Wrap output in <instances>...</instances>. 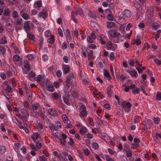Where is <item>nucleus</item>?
I'll list each match as a JSON object with an SVG mask.
<instances>
[{
  "mask_svg": "<svg viewBox=\"0 0 161 161\" xmlns=\"http://www.w3.org/2000/svg\"><path fill=\"white\" fill-rule=\"evenodd\" d=\"M79 106L78 114L80 118L85 119L87 115L86 107L82 103H80Z\"/></svg>",
  "mask_w": 161,
  "mask_h": 161,
  "instance_id": "f257e3e1",
  "label": "nucleus"
},
{
  "mask_svg": "<svg viewBox=\"0 0 161 161\" xmlns=\"http://www.w3.org/2000/svg\"><path fill=\"white\" fill-rule=\"evenodd\" d=\"M107 34L109 40L114 43L117 42L118 40L116 38H118L120 35V33L117 31L113 30L109 31Z\"/></svg>",
  "mask_w": 161,
  "mask_h": 161,
  "instance_id": "f03ea898",
  "label": "nucleus"
},
{
  "mask_svg": "<svg viewBox=\"0 0 161 161\" xmlns=\"http://www.w3.org/2000/svg\"><path fill=\"white\" fill-rule=\"evenodd\" d=\"M10 52L8 47L0 45V54L4 58H9L10 57Z\"/></svg>",
  "mask_w": 161,
  "mask_h": 161,
  "instance_id": "7ed1b4c3",
  "label": "nucleus"
},
{
  "mask_svg": "<svg viewBox=\"0 0 161 161\" xmlns=\"http://www.w3.org/2000/svg\"><path fill=\"white\" fill-rule=\"evenodd\" d=\"M127 81L130 83L129 85H126L125 84L122 85V86L124 87V90L125 92H128L130 90H133L135 88L136 85L130 79H129Z\"/></svg>",
  "mask_w": 161,
  "mask_h": 161,
  "instance_id": "20e7f679",
  "label": "nucleus"
},
{
  "mask_svg": "<svg viewBox=\"0 0 161 161\" xmlns=\"http://www.w3.org/2000/svg\"><path fill=\"white\" fill-rule=\"evenodd\" d=\"M62 27L67 42H71L72 38L70 31L68 28H64L63 26H62Z\"/></svg>",
  "mask_w": 161,
  "mask_h": 161,
  "instance_id": "39448f33",
  "label": "nucleus"
},
{
  "mask_svg": "<svg viewBox=\"0 0 161 161\" xmlns=\"http://www.w3.org/2000/svg\"><path fill=\"white\" fill-rule=\"evenodd\" d=\"M126 72L128 73L130 76L134 79L137 78L138 74L136 71L132 67H129L126 70Z\"/></svg>",
  "mask_w": 161,
  "mask_h": 161,
  "instance_id": "423d86ee",
  "label": "nucleus"
},
{
  "mask_svg": "<svg viewBox=\"0 0 161 161\" xmlns=\"http://www.w3.org/2000/svg\"><path fill=\"white\" fill-rule=\"evenodd\" d=\"M122 105L125 112H129L130 111L129 109L132 106V104L130 103L124 101L122 103Z\"/></svg>",
  "mask_w": 161,
  "mask_h": 161,
  "instance_id": "0eeeda50",
  "label": "nucleus"
},
{
  "mask_svg": "<svg viewBox=\"0 0 161 161\" xmlns=\"http://www.w3.org/2000/svg\"><path fill=\"white\" fill-rule=\"evenodd\" d=\"M97 39L99 41V42L102 45L106 44L108 39L103 35L101 34L97 38Z\"/></svg>",
  "mask_w": 161,
  "mask_h": 161,
  "instance_id": "6e6552de",
  "label": "nucleus"
},
{
  "mask_svg": "<svg viewBox=\"0 0 161 161\" xmlns=\"http://www.w3.org/2000/svg\"><path fill=\"white\" fill-rule=\"evenodd\" d=\"M31 138L34 142L41 139V135L37 132H33L31 136Z\"/></svg>",
  "mask_w": 161,
  "mask_h": 161,
  "instance_id": "1a4fd4ad",
  "label": "nucleus"
},
{
  "mask_svg": "<svg viewBox=\"0 0 161 161\" xmlns=\"http://www.w3.org/2000/svg\"><path fill=\"white\" fill-rule=\"evenodd\" d=\"M62 70L64 74H66L69 73L70 70V66L63 63L62 64Z\"/></svg>",
  "mask_w": 161,
  "mask_h": 161,
  "instance_id": "9d476101",
  "label": "nucleus"
},
{
  "mask_svg": "<svg viewBox=\"0 0 161 161\" xmlns=\"http://www.w3.org/2000/svg\"><path fill=\"white\" fill-rule=\"evenodd\" d=\"M23 29L27 33L29 32L31 30V27L29 25V21H25L24 24Z\"/></svg>",
  "mask_w": 161,
  "mask_h": 161,
  "instance_id": "9b49d317",
  "label": "nucleus"
},
{
  "mask_svg": "<svg viewBox=\"0 0 161 161\" xmlns=\"http://www.w3.org/2000/svg\"><path fill=\"white\" fill-rule=\"evenodd\" d=\"M22 9L20 12L22 18L25 20L29 19H31L30 14L26 12H23Z\"/></svg>",
  "mask_w": 161,
  "mask_h": 161,
  "instance_id": "f8f14e48",
  "label": "nucleus"
},
{
  "mask_svg": "<svg viewBox=\"0 0 161 161\" xmlns=\"http://www.w3.org/2000/svg\"><path fill=\"white\" fill-rule=\"evenodd\" d=\"M7 44V41L5 36L3 34H0V45Z\"/></svg>",
  "mask_w": 161,
  "mask_h": 161,
  "instance_id": "ddd939ff",
  "label": "nucleus"
},
{
  "mask_svg": "<svg viewBox=\"0 0 161 161\" xmlns=\"http://www.w3.org/2000/svg\"><path fill=\"white\" fill-rule=\"evenodd\" d=\"M47 112L50 115L53 116H57L58 114L57 111L54 108H49Z\"/></svg>",
  "mask_w": 161,
  "mask_h": 161,
  "instance_id": "4468645a",
  "label": "nucleus"
},
{
  "mask_svg": "<svg viewBox=\"0 0 161 161\" xmlns=\"http://www.w3.org/2000/svg\"><path fill=\"white\" fill-rule=\"evenodd\" d=\"M123 14L126 18H130L132 16V14L130 10L125 9L123 11Z\"/></svg>",
  "mask_w": 161,
  "mask_h": 161,
  "instance_id": "2eb2a0df",
  "label": "nucleus"
},
{
  "mask_svg": "<svg viewBox=\"0 0 161 161\" xmlns=\"http://www.w3.org/2000/svg\"><path fill=\"white\" fill-rule=\"evenodd\" d=\"M42 3L41 0H38L35 2L34 4V7L37 8L38 10L39 8L42 7Z\"/></svg>",
  "mask_w": 161,
  "mask_h": 161,
  "instance_id": "dca6fc26",
  "label": "nucleus"
},
{
  "mask_svg": "<svg viewBox=\"0 0 161 161\" xmlns=\"http://www.w3.org/2000/svg\"><path fill=\"white\" fill-rule=\"evenodd\" d=\"M103 73L104 75L106 77L107 80L108 81H110L111 77L110 76L109 72L106 69H103Z\"/></svg>",
  "mask_w": 161,
  "mask_h": 161,
  "instance_id": "f3484780",
  "label": "nucleus"
},
{
  "mask_svg": "<svg viewBox=\"0 0 161 161\" xmlns=\"http://www.w3.org/2000/svg\"><path fill=\"white\" fill-rule=\"evenodd\" d=\"M86 51L88 53V57L89 58H92L93 59L95 58V56L93 54V51L92 50H89L88 48L86 49Z\"/></svg>",
  "mask_w": 161,
  "mask_h": 161,
  "instance_id": "a211bd4d",
  "label": "nucleus"
},
{
  "mask_svg": "<svg viewBox=\"0 0 161 161\" xmlns=\"http://www.w3.org/2000/svg\"><path fill=\"white\" fill-rule=\"evenodd\" d=\"M21 113L22 116L23 117L27 118L29 116V114L28 112L24 109H22L21 110Z\"/></svg>",
  "mask_w": 161,
  "mask_h": 161,
  "instance_id": "6ab92c4d",
  "label": "nucleus"
},
{
  "mask_svg": "<svg viewBox=\"0 0 161 161\" xmlns=\"http://www.w3.org/2000/svg\"><path fill=\"white\" fill-rule=\"evenodd\" d=\"M49 80L47 78L43 80L42 82H41L40 85L44 87L45 86L46 87L49 84H50L49 83Z\"/></svg>",
  "mask_w": 161,
  "mask_h": 161,
  "instance_id": "aec40b11",
  "label": "nucleus"
},
{
  "mask_svg": "<svg viewBox=\"0 0 161 161\" xmlns=\"http://www.w3.org/2000/svg\"><path fill=\"white\" fill-rule=\"evenodd\" d=\"M24 67L27 70H29L30 69V64L29 62L27 60L24 59L23 61Z\"/></svg>",
  "mask_w": 161,
  "mask_h": 161,
  "instance_id": "412c9836",
  "label": "nucleus"
},
{
  "mask_svg": "<svg viewBox=\"0 0 161 161\" xmlns=\"http://www.w3.org/2000/svg\"><path fill=\"white\" fill-rule=\"evenodd\" d=\"M54 36L53 35H52L50 36V37L47 39V42L48 44L53 45L54 43Z\"/></svg>",
  "mask_w": 161,
  "mask_h": 161,
  "instance_id": "4be33fe9",
  "label": "nucleus"
},
{
  "mask_svg": "<svg viewBox=\"0 0 161 161\" xmlns=\"http://www.w3.org/2000/svg\"><path fill=\"white\" fill-rule=\"evenodd\" d=\"M69 77L68 78L70 79L72 81L75 82L76 80V75L74 73L70 72L69 74Z\"/></svg>",
  "mask_w": 161,
  "mask_h": 161,
  "instance_id": "5701e85b",
  "label": "nucleus"
},
{
  "mask_svg": "<svg viewBox=\"0 0 161 161\" xmlns=\"http://www.w3.org/2000/svg\"><path fill=\"white\" fill-rule=\"evenodd\" d=\"M73 82V81H72V80H71L70 79H69L68 78H66L65 81L66 85L69 88H72V85Z\"/></svg>",
  "mask_w": 161,
  "mask_h": 161,
  "instance_id": "b1692460",
  "label": "nucleus"
},
{
  "mask_svg": "<svg viewBox=\"0 0 161 161\" xmlns=\"http://www.w3.org/2000/svg\"><path fill=\"white\" fill-rule=\"evenodd\" d=\"M79 130L80 133L82 135L86 133L87 131L86 128L83 125H82Z\"/></svg>",
  "mask_w": 161,
  "mask_h": 161,
  "instance_id": "393cba45",
  "label": "nucleus"
},
{
  "mask_svg": "<svg viewBox=\"0 0 161 161\" xmlns=\"http://www.w3.org/2000/svg\"><path fill=\"white\" fill-rule=\"evenodd\" d=\"M24 73L27 75L29 77L34 78L35 76V75L34 72L31 71H29V70H26L24 72Z\"/></svg>",
  "mask_w": 161,
  "mask_h": 161,
  "instance_id": "a878e982",
  "label": "nucleus"
},
{
  "mask_svg": "<svg viewBox=\"0 0 161 161\" xmlns=\"http://www.w3.org/2000/svg\"><path fill=\"white\" fill-rule=\"evenodd\" d=\"M20 55V54H15L14 56L13 59L14 62H18L22 59Z\"/></svg>",
  "mask_w": 161,
  "mask_h": 161,
  "instance_id": "bb28decb",
  "label": "nucleus"
},
{
  "mask_svg": "<svg viewBox=\"0 0 161 161\" xmlns=\"http://www.w3.org/2000/svg\"><path fill=\"white\" fill-rule=\"evenodd\" d=\"M22 146V143L20 142H15L14 145V148L18 150H19Z\"/></svg>",
  "mask_w": 161,
  "mask_h": 161,
  "instance_id": "cd10ccee",
  "label": "nucleus"
},
{
  "mask_svg": "<svg viewBox=\"0 0 161 161\" xmlns=\"http://www.w3.org/2000/svg\"><path fill=\"white\" fill-rule=\"evenodd\" d=\"M47 90L49 92H52L55 91V89L53 85L52 84H49L46 87Z\"/></svg>",
  "mask_w": 161,
  "mask_h": 161,
  "instance_id": "c85d7f7f",
  "label": "nucleus"
},
{
  "mask_svg": "<svg viewBox=\"0 0 161 161\" xmlns=\"http://www.w3.org/2000/svg\"><path fill=\"white\" fill-rule=\"evenodd\" d=\"M95 120L98 125H101L104 123V121L103 120L100 119L97 116L95 117Z\"/></svg>",
  "mask_w": 161,
  "mask_h": 161,
  "instance_id": "c756f323",
  "label": "nucleus"
},
{
  "mask_svg": "<svg viewBox=\"0 0 161 161\" xmlns=\"http://www.w3.org/2000/svg\"><path fill=\"white\" fill-rule=\"evenodd\" d=\"M60 97V95L58 93L54 92L52 94V97L54 100H57Z\"/></svg>",
  "mask_w": 161,
  "mask_h": 161,
  "instance_id": "7c9ffc66",
  "label": "nucleus"
},
{
  "mask_svg": "<svg viewBox=\"0 0 161 161\" xmlns=\"http://www.w3.org/2000/svg\"><path fill=\"white\" fill-rule=\"evenodd\" d=\"M39 16L40 17H42L43 19H45L48 16V14L45 11H43L40 12Z\"/></svg>",
  "mask_w": 161,
  "mask_h": 161,
  "instance_id": "2f4dec72",
  "label": "nucleus"
},
{
  "mask_svg": "<svg viewBox=\"0 0 161 161\" xmlns=\"http://www.w3.org/2000/svg\"><path fill=\"white\" fill-rule=\"evenodd\" d=\"M59 153H60L59 159H61V158L67 157L69 154V153L66 151H60L59 152Z\"/></svg>",
  "mask_w": 161,
  "mask_h": 161,
  "instance_id": "473e14b6",
  "label": "nucleus"
},
{
  "mask_svg": "<svg viewBox=\"0 0 161 161\" xmlns=\"http://www.w3.org/2000/svg\"><path fill=\"white\" fill-rule=\"evenodd\" d=\"M6 74L7 76L9 77H10L13 75V72L12 69L10 67L7 68Z\"/></svg>",
  "mask_w": 161,
  "mask_h": 161,
  "instance_id": "72a5a7b5",
  "label": "nucleus"
},
{
  "mask_svg": "<svg viewBox=\"0 0 161 161\" xmlns=\"http://www.w3.org/2000/svg\"><path fill=\"white\" fill-rule=\"evenodd\" d=\"M114 25L115 24L113 22L109 21L107 23V27L109 29H112L114 26Z\"/></svg>",
  "mask_w": 161,
  "mask_h": 161,
  "instance_id": "f704fd0d",
  "label": "nucleus"
},
{
  "mask_svg": "<svg viewBox=\"0 0 161 161\" xmlns=\"http://www.w3.org/2000/svg\"><path fill=\"white\" fill-rule=\"evenodd\" d=\"M35 79L36 82L38 83H41L43 80V77L41 75H38L35 78Z\"/></svg>",
  "mask_w": 161,
  "mask_h": 161,
  "instance_id": "c9c22d12",
  "label": "nucleus"
},
{
  "mask_svg": "<svg viewBox=\"0 0 161 161\" xmlns=\"http://www.w3.org/2000/svg\"><path fill=\"white\" fill-rule=\"evenodd\" d=\"M27 36L30 39L33 40L35 39V37L34 35L30 31L26 33Z\"/></svg>",
  "mask_w": 161,
  "mask_h": 161,
  "instance_id": "e433bc0d",
  "label": "nucleus"
},
{
  "mask_svg": "<svg viewBox=\"0 0 161 161\" xmlns=\"http://www.w3.org/2000/svg\"><path fill=\"white\" fill-rule=\"evenodd\" d=\"M112 42H108L106 43L107 47L108 50L111 49L113 47L114 44Z\"/></svg>",
  "mask_w": 161,
  "mask_h": 161,
  "instance_id": "4c0bfd02",
  "label": "nucleus"
},
{
  "mask_svg": "<svg viewBox=\"0 0 161 161\" xmlns=\"http://www.w3.org/2000/svg\"><path fill=\"white\" fill-rule=\"evenodd\" d=\"M141 40L138 38H136V39L134 40L131 42L134 45L136 44L137 46L141 44Z\"/></svg>",
  "mask_w": 161,
  "mask_h": 161,
  "instance_id": "58836bf2",
  "label": "nucleus"
},
{
  "mask_svg": "<svg viewBox=\"0 0 161 161\" xmlns=\"http://www.w3.org/2000/svg\"><path fill=\"white\" fill-rule=\"evenodd\" d=\"M6 147L3 145H0V154H3L6 151Z\"/></svg>",
  "mask_w": 161,
  "mask_h": 161,
  "instance_id": "ea45409f",
  "label": "nucleus"
},
{
  "mask_svg": "<svg viewBox=\"0 0 161 161\" xmlns=\"http://www.w3.org/2000/svg\"><path fill=\"white\" fill-rule=\"evenodd\" d=\"M108 57L109 59L111 61H114L115 58V53L114 52H111L109 54Z\"/></svg>",
  "mask_w": 161,
  "mask_h": 161,
  "instance_id": "a19ab883",
  "label": "nucleus"
},
{
  "mask_svg": "<svg viewBox=\"0 0 161 161\" xmlns=\"http://www.w3.org/2000/svg\"><path fill=\"white\" fill-rule=\"evenodd\" d=\"M88 15L92 18L94 19L96 16V13L95 11H90L88 13Z\"/></svg>",
  "mask_w": 161,
  "mask_h": 161,
  "instance_id": "79ce46f5",
  "label": "nucleus"
},
{
  "mask_svg": "<svg viewBox=\"0 0 161 161\" xmlns=\"http://www.w3.org/2000/svg\"><path fill=\"white\" fill-rule=\"evenodd\" d=\"M82 150L86 156H89L91 155V152L88 148H84Z\"/></svg>",
  "mask_w": 161,
  "mask_h": 161,
  "instance_id": "37998d69",
  "label": "nucleus"
},
{
  "mask_svg": "<svg viewBox=\"0 0 161 161\" xmlns=\"http://www.w3.org/2000/svg\"><path fill=\"white\" fill-rule=\"evenodd\" d=\"M103 95V92L102 91H99L98 93L95 94L94 97L96 98H98L99 97L102 98Z\"/></svg>",
  "mask_w": 161,
  "mask_h": 161,
  "instance_id": "c03bdc74",
  "label": "nucleus"
},
{
  "mask_svg": "<svg viewBox=\"0 0 161 161\" xmlns=\"http://www.w3.org/2000/svg\"><path fill=\"white\" fill-rule=\"evenodd\" d=\"M133 6L136 8L137 9H139L141 8V6L138 2L136 1H134L133 2Z\"/></svg>",
  "mask_w": 161,
  "mask_h": 161,
  "instance_id": "a18cd8bd",
  "label": "nucleus"
},
{
  "mask_svg": "<svg viewBox=\"0 0 161 161\" xmlns=\"http://www.w3.org/2000/svg\"><path fill=\"white\" fill-rule=\"evenodd\" d=\"M40 141H36L35 142H34L36 144V147H37V149H40L42 147V144L40 142Z\"/></svg>",
  "mask_w": 161,
  "mask_h": 161,
  "instance_id": "49530a36",
  "label": "nucleus"
},
{
  "mask_svg": "<svg viewBox=\"0 0 161 161\" xmlns=\"http://www.w3.org/2000/svg\"><path fill=\"white\" fill-rule=\"evenodd\" d=\"M153 123L155 125H158L160 121V119L158 117H154L153 118Z\"/></svg>",
  "mask_w": 161,
  "mask_h": 161,
  "instance_id": "de8ad7c7",
  "label": "nucleus"
},
{
  "mask_svg": "<svg viewBox=\"0 0 161 161\" xmlns=\"http://www.w3.org/2000/svg\"><path fill=\"white\" fill-rule=\"evenodd\" d=\"M4 96L6 97L7 101L9 102V103H10L12 101V99L10 97V95L7 93H4L3 94Z\"/></svg>",
  "mask_w": 161,
  "mask_h": 161,
  "instance_id": "09e8293b",
  "label": "nucleus"
},
{
  "mask_svg": "<svg viewBox=\"0 0 161 161\" xmlns=\"http://www.w3.org/2000/svg\"><path fill=\"white\" fill-rule=\"evenodd\" d=\"M75 137L76 139V141H81L83 139L82 137L78 133H76L75 135Z\"/></svg>",
  "mask_w": 161,
  "mask_h": 161,
  "instance_id": "8fccbe9b",
  "label": "nucleus"
},
{
  "mask_svg": "<svg viewBox=\"0 0 161 161\" xmlns=\"http://www.w3.org/2000/svg\"><path fill=\"white\" fill-rule=\"evenodd\" d=\"M97 46L94 44H91L88 45L87 47V48L88 49H94L96 48Z\"/></svg>",
  "mask_w": 161,
  "mask_h": 161,
  "instance_id": "3c124183",
  "label": "nucleus"
},
{
  "mask_svg": "<svg viewBox=\"0 0 161 161\" xmlns=\"http://www.w3.org/2000/svg\"><path fill=\"white\" fill-rule=\"evenodd\" d=\"M132 90V93L134 95L138 94L140 91V89L139 88H134Z\"/></svg>",
  "mask_w": 161,
  "mask_h": 161,
  "instance_id": "603ef678",
  "label": "nucleus"
},
{
  "mask_svg": "<svg viewBox=\"0 0 161 161\" xmlns=\"http://www.w3.org/2000/svg\"><path fill=\"white\" fill-rule=\"evenodd\" d=\"M62 119L64 123L67 122L68 120V117L66 114H63L62 115Z\"/></svg>",
  "mask_w": 161,
  "mask_h": 161,
  "instance_id": "864d4df0",
  "label": "nucleus"
},
{
  "mask_svg": "<svg viewBox=\"0 0 161 161\" xmlns=\"http://www.w3.org/2000/svg\"><path fill=\"white\" fill-rule=\"evenodd\" d=\"M69 141L68 143L69 145L71 147H73L74 146V142L72 139L71 138H68Z\"/></svg>",
  "mask_w": 161,
  "mask_h": 161,
  "instance_id": "5fc2aeb1",
  "label": "nucleus"
},
{
  "mask_svg": "<svg viewBox=\"0 0 161 161\" xmlns=\"http://www.w3.org/2000/svg\"><path fill=\"white\" fill-rule=\"evenodd\" d=\"M92 146L93 148L95 150H97L99 148L98 144L96 142H93L92 144Z\"/></svg>",
  "mask_w": 161,
  "mask_h": 161,
  "instance_id": "6e6d98bb",
  "label": "nucleus"
},
{
  "mask_svg": "<svg viewBox=\"0 0 161 161\" xmlns=\"http://www.w3.org/2000/svg\"><path fill=\"white\" fill-rule=\"evenodd\" d=\"M26 58L29 60L32 61L34 60L35 58V56L33 54H30L26 56Z\"/></svg>",
  "mask_w": 161,
  "mask_h": 161,
  "instance_id": "4d7b16f0",
  "label": "nucleus"
},
{
  "mask_svg": "<svg viewBox=\"0 0 161 161\" xmlns=\"http://www.w3.org/2000/svg\"><path fill=\"white\" fill-rule=\"evenodd\" d=\"M57 31L58 34L61 37H64V33L61 28H58L57 29Z\"/></svg>",
  "mask_w": 161,
  "mask_h": 161,
  "instance_id": "13d9d810",
  "label": "nucleus"
},
{
  "mask_svg": "<svg viewBox=\"0 0 161 161\" xmlns=\"http://www.w3.org/2000/svg\"><path fill=\"white\" fill-rule=\"evenodd\" d=\"M155 97L156 100L158 101H161V92H157Z\"/></svg>",
  "mask_w": 161,
  "mask_h": 161,
  "instance_id": "bf43d9fd",
  "label": "nucleus"
},
{
  "mask_svg": "<svg viewBox=\"0 0 161 161\" xmlns=\"http://www.w3.org/2000/svg\"><path fill=\"white\" fill-rule=\"evenodd\" d=\"M150 47V46L148 43L144 44L143 46L142 50L144 51L145 50H147Z\"/></svg>",
  "mask_w": 161,
  "mask_h": 161,
  "instance_id": "052dcab7",
  "label": "nucleus"
},
{
  "mask_svg": "<svg viewBox=\"0 0 161 161\" xmlns=\"http://www.w3.org/2000/svg\"><path fill=\"white\" fill-rule=\"evenodd\" d=\"M63 99L64 103L67 105H69L71 104V102L67 98L65 97H63Z\"/></svg>",
  "mask_w": 161,
  "mask_h": 161,
  "instance_id": "680f3d73",
  "label": "nucleus"
},
{
  "mask_svg": "<svg viewBox=\"0 0 161 161\" xmlns=\"http://www.w3.org/2000/svg\"><path fill=\"white\" fill-rule=\"evenodd\" d=\"M32 108L35 110H37L39 107V105L37 103H33L32 104Z\"/></svg>",
  "mask_w": 161,
  "mask_h": 161,
  "instance_id": "e2e57ef3",
  "label": "nucleus"
},
{
  "mask_svg": "<svg viewBox=\"0 0 161 161\" xmlns=\"http://www.w3.org/2000/svg\"><path fill=\"white\" fill-rule=\"evenodd\" d=\"M128 64L129 65L134 67L135 66V60L133 58L131 59L128 61Z\"/></svg>",
  "mask_w": 161,
  "mask_h": 161,
  "instance_id": "0e129e2a",
  "label": "nucleus"
},
{
  "mask_svg": "<svg viewBox=\"0 0 161 161\" xmlns=\"http://www.w3.org/2000/svg\"><path fill=\"white\" fill-rule=\"evenodd\" d=\"M75 126L79 129L82 125V124L80 122L75 121L74 123Z\"/></svg>",
  "mask_w": 161,
  "mask_h": 161,
  "instance_id": "69168bd1",
  "label": "nucleus"
},
{
  "mask_svg": "<svg viewBox=\"0 0 161 161\" xmlns=\"http://www.w3.org/2000/svg\"><path fill=\"white\" fill-rule=\"evenodd\" d=\"M14 53H15L16 54H20L21 50L19 48L17 47H14Z\"/></svg>",
  "mask_w": 161,
  "mask_h": 161,
  "instance_id": "338daca9",
  "label": "nucleus"
},
{
  "mask_svg": "<svg viewBox=\"0 0 161 161\" xmlns=\"http://www.w3.org/2000/svg\"><path fill=\"white\" fill-rule=\"evenodd\" d=\"M11 81L13 86H16L18 83V81L16 80L14 78H13L11 80Z\"/></svg>",
  "mask_w": 161,
  "mask_h": 161,
  "instance_id": "774afa93",
  "label": "nucleus"
}]
</instances>
